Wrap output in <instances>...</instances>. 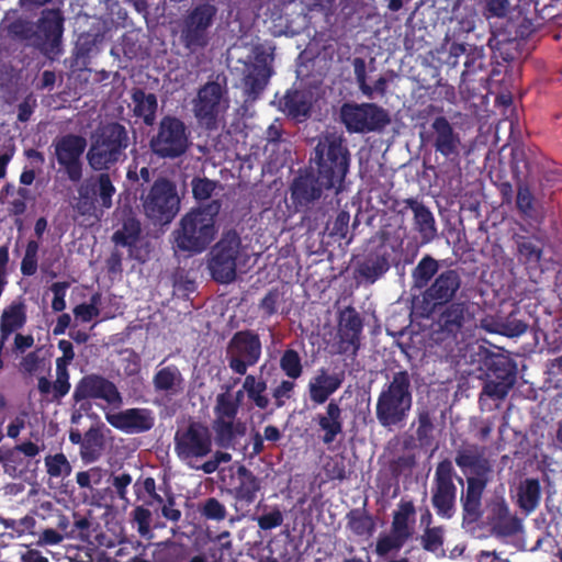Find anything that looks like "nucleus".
<instances>
[{"label":"nucleus","mask_w":562,"mask_h":562,"mask_svg":"<svg viewBox=\"0 0 562 562\" xmlns=\"http://www.w3.org/2000/svg\"><path fill=\"white\" fill-rule=\"evenodd\" d=\"M315 160L318 173L316 180L308 176L300 177L292 186V196L300 204L321 198L324 189L340 190L348 170V155L341 136L336 133L326 134L316 147Z\"/></svg>","instance_id":"1"},{"label":"nucleus","mask_w":562,"mask_h":562,"mask_svg":"<svg viewBox=\"0 0 562 562\" xmlns=\"http://www.w3.org/2000/svg\"><path fill=\"white\" fill-rule=\"evenodd\" d=\"M221 209L214 200L186 212L171 234L173 249L189 256L204 252L218 235Z\"/></svg>","instance_id":"2"},{"label":"nucleus","mask_w":562,"mask_h":562,"mask_svg":"<svg viewBox=\"0 0 562 562\" xmlns=\"http://www.w3.org/2000/svg\"><path fill=\"white\" fill-rule=\"evenodd\" d=\"M411 381L406 372H397L382 390L376 402V417L383 426L404 420L412 407Z\"/></svg>","instance_id":"3"},{"label":"nucleus","mask_w":562,"mask_h":562,"mask_svg":"<svg viewBox=\"0 0 562 562\" xmlns=\"http://www.w3.org/2000/svg\"><path fill=\"white\" fill-rule=\"evenodd\" d=\"M126 146L127 136L124 127L119 124L105 125L93 136L87 154L88 161L95 170L109 169L120 160Z\"/></svg>","instance_id":"4"},{"label":"nucleus","mask_w":562,"mask_h":562,"mask_svg":"<svg viewBox=\"0 0 562 562\" xmlns=\"http://www.w3.org/2000/svg\"><path fill=\"white\" fill-rule=\"evenodd\" d=\"M145 215L158 224L170 223L180 210V198L176 186L166 179H158L142 196Z\"/></svg>","instance_id":"5"},{"label":"nucleus","mask_w":562,"mask_h":562,"mask_svg":"<svg viewBox=\"0 0 562 562\" xmlns=\"http://www.w3.org/2000/svg\"><path fill=\"white\" fill-rule=\"evenodd\" d=\"M175 450L178 458L188 467L201 470L200 461L211 452L212 440L207 428L192 424L176 434Z\"/></svg>","instance_id":"6"},{"label":"nucleus","mask_w":562,"mask_h":562,"mask_svg":"<svg viewBox=\"0 0 562 562\" xmlns=\"http://www.w3.org/2000/svg\"><path fill=\"white\" fill-rule=\"evenodd\" d=\"M340 117L351 133H369L383 128L390 123L387 112L372 103L344 104Z\"/></svg>","instance_id":"7"},{"label":"nucleus","mask_w":562,"mask_h":562,"mask_svg":"<svg viewBox=\"0 0 562 562\" xmlns=\"http://www.w3.org/2000/svg\"><path fill=\"white\" fill-rule=\"evenodd\" d=\"M188 133L184 124L171 116L161 120L157 134L150 140L151 149L160 157L175 158L188 148Z\"/></svg>","instance_id":"8"},{"label":"nucleus","mask_w":562,"mask_h":562,"mask_svg":"<svg viewBox=\"0 0 562 562\" xmlns=\"http://www.w3.org/2000/svg\"><path fill=\"white\" fill-rule=\"evenodd\" d=\"M216 8L209 3L195 7L184 19L181 29V41L187 48L194 52L204 47L209 42L211 27Z\"/></svg>","instance_id":"9"},{"label":"nucleus","mask_w":562,"mask_h":562,"mask_svg":"<svg viewBox=\"0 0 562 562\" xmlns=\"http://www.w3.org/2000/svg\"><path fill=\"white\" fill-rule=\"evenodd\" d=\"M72 396L77 403L85 400H98L114 409L119 408L123 403L121 393L115 384L98 374L83 376L76 384Z\"/></svg>","instance_id":"10"},{"label":"nucleus","mask_w":562,"mask_h":562,"mask_svg":"<svg viewBox=\"0 0 562 562\" xmlns=\"http://www.w3.org/2000/svg\"><path fill=\"white\" fill-rule=\"evenodd\" d=\"M260 353L261 345L257 336L249 333H238L229 345V368L238 374H245L247 368L258 361Z\"/></svg>","instance_id":"11"},{"label":"nucleus","mask_w":562,"mask_h":562,"mask_svg":"<svg viewBox=\"0 0 562 562\" xmlns=\"http://www.w3.org/2000/svg\"><path fill=\"white\" fill-rule=\"evenodd\" d=\"M86 145L85 138L75 135L64 136L54 144L57 161L72 181H78L81 178L80 157Z\"/></svg>","instance_id":"12"},{"label":"nucleus","mask_w":562,"mask_h":562,"mask_svg":"<svg viewBox=\"0 0 562 562\" xmlns=\"http://www.w3.org/2000/svg\"><path fill=\"white\" fill-rule=\"evenodd\" d=\"M226 108L227 104L222 99L221 86L210 82L199 91L194 103V113L201 124L210 127Z\"/></svg>","instance_id":"13"},{"label":"nucleus","mask_w":562,"mask_h":562,"mask_svg":"<svg viewBox=\"0 0 562 562\" xmlns=\"http://www.w3.org/2000/svg\"><path fill=\"white\" fill-rule=\"evenodd\" d=\"M63 34L61 16L58 11H44L38 21L34 43L47 54H54Z\"/></svg>","instance_id":"14"},{"label":"nucleus","mask_w":562,"mask_h":562,"mask_svg":"<svg viewBox=\"0 0 562 562\" xmlns=\"http://www.w3.org/2000/svg\"><path fill=\"white\" fill-rule=\"evenodd\" d=\"M105 418L113 427L125 431H144L154 424L150 413L142 408H130L122 412L108 411Z\"/></svg>","instance_id":"15"},{"label":"nucleus","mask_w":562,"mask_h":562,"mask_svg":"<svg viewBox=\"0 0 562 562\" xmlns=\"http://www.w3.org/2000/svg\"><path fill=\"white\" fill-rule=\"evenodd\" d=\"M272 54L262 48L255 50V64L247 69L245 77V88L248 93H258L268 82L271 76L270 65L272 63Z\"/></svg>","instance_id":"16"},{"label":"nucleus","mask_w":562,"mask_h":562,"mask_svg":"<svg viewBox=\"0 0 562 562\" xmlns=\"http://www.w3.org/2000/svg\"><path fill=\"white\" fill-rule=\"evenodd\" d=\"M434 146L445 157L458 156L461 139L445 117H437L432 122Z\"/></svg>","instance_id":"17"},{"label":"nucleus","mask_w":562,"mask_h":562,"mask_svg":"<svg viewBox=\"0 0 562 562\" xmlns=\"http://www.w3.org/2000/svg\"><path fill=\"white\" fill-rule=\"evenodd\" d=\"M460 288V278L453 270L439 274L434 283L426 290L425 300L434 304L449 302Z\"/></svg>","instance_id":"18"},{"label":"nucleus","mask_w":562,"mask_h":562,"mask_svg":"<svg viewBox=\"0 0 562 562\" xmlns=\"http://www.w3.org/2000/svg\"><path fill=\"white\" fill-rule=\"evenodd\" d=\"M26 304L22 299L12 301L0 315V340L4 341L26 323Z\"/></svg>","instance_id":"19"},{"label":"nucleus","mask_w":562,"mask_h":562,"mask_svg":"<svg viewBox=\"0 0 562 562\" xmlns=\"http://www.w3.org/2000/svg\"><path fill=\"white\" fill-rule=\"evenodd\" d=\"M112 239L116 246L127 247L132 257L145 260L147 251L143 254L138 247L142 244L140 225L134 217L126 218L122 227L113 234Z\"/></svg>","instance_id":"20"},{"label":"nucleus","mask_w":562,"mask_h":562,"mask_svg":"<svg viewBox=\"0 0 562 562\" xmlns=\"http://www.w3.org/2000/svg\"><path fill=\"white\" fill-rule=\"evenodd\" d=\"M342 379L338 374L318 370L308 382L310 397L316 404H323L341 385Z\"/></svg>","instance_id":"21"},{"label":"nucleus","mask_w":562,"mask_h":562,"mask_svg":"<svg viewBox=\"0 0 562 562\" xmlns=\"http://www.w3.org/2000/svg\"><path fill=\"white\" fill-rule=\"evenodd\" d=\"M362 329V323L357 313L352 310L342 312L339 324L340 349L353 351L358 347L359 336Z\"/></svg>","instance_id":"22"},{"label":"nucleus","mask_w":562,"mask_h":562,"mask_svg":"<svg viewBox=\"0 0 562 562\" xmlns=\"http://www.w3.org/2000/svg\"><path fill=\"white\" fill-rule=\"evenodd\" d=\"M406 207L411 209L414 215L415 229L420 234L423 243L431 241L437 235L436 222L432 213L422 203L415 200H407Z\"/></svg>","instance_id":"23"},{"label":"nucleus","mask_w":562,"mask_h":562,"mask_svg":"<svg viewBox=\"0 0 562 562\" xmlns=\"http://www.w3.org/2000/svg\"><path fill=\"white\" fill-rule=\"evenodd\" d=\"M153 384L157 392L168 395H177L184 390V380L176 366H168L157 370L153 378Z\"/></svg>","instance_id":"24"},{"label":"nucleus","mask_w":562,"mask_h":562,"mask_svg":"<svg viewBox=\"0 0 562 562\" xmlns=\"http://www.w3.org/2000/svg\"><path fill=\"white\" fill-rule=\"evenodd\" d=\"M321 429L324 431L323 441L330 443L342 430L341 409L336 402H330L326 406L324 414L317 416Z\"/></svg>","instance_id":"25"},{"label":"nucleus","mask_w":562,"mask_h":562,"mask_svg":"<svg viewBox=\"0 0 562 562\" xmlns=\"http://www.w3.org/2000/svg\"><path fill=\"white\" fill-rule=\"evenodd\" d=\"M463 508L468 516L476 519L481 514V496L484 491L487 475L469 476Z\"/></svg>","instance_id":"26"},{"label":"nucleus","mask_w":562,"mask_h":562,"mask_svg":"<svg viewBox=\"0 0 562 562\" xmlns=\"http://www.w3.org/2000/svg\"><path fill=\"white\" fill-rule=\"evenodd\" d=\"M481 327L486 331L507 337L520 336L527 329V325L514 315L506 318L485 317L481 321Z\"/></svg>","instance_id":"27"},{"label":"nucleus","mask_w":562,"mask_h":562,"mask_svg":"<svg viewBox=\"0 0 562 562\" xmlns=\"http://www.w3.org/2000/svg\"><path fill=\"white\" fill-rule=\"evenodd\" d=\"M222 246H214L211 251L209 268L213 278L222 283H228L236 277V262L229 261L222 255Z\"/></svg>","instance_id":"28"},{"label":"nucleus","mask_w":562,"mask_h":562,"mask_svg":"<svg viewBox=\"0 0 562 562\" xmlns=\"http://www.w3.org/2000/svg\"><path fill=\"white\" fill-rule=\"evenodd\" d=\"M415 522V507L411 502L400 503L394 512L391 529L405 540L413 535Z\"/></svg>","instance_id":"29"},{"label":"nucleus","mask_w":562,"mask_h":562,"mask_svg":"<svg viewBox=\"0 0 562 562\" xmlns=\"http://www.w3.org/2000/svg\"><path fill=\"white\" fill-rule=\"evenodd\" d=\"M238 485L235 487V498L237 501L250 504L254 502L257 492L260 490V482L245 467L237 470Z\"/></svg>","instance_id":"30"},{"label":"nucleus","mask_w":562,"mask_h":562,"mask_svg":"<svg viewBox=\"0 0 562 562\" xmlns=\"http://www.w3.org/2000/svg\"><path fill=\"white\" fill-rule=\"evenodd\" d=\"M133 112L136 116L150 125L153 124L157 110V99L153 93H145L136 90L133 95Z\"/></svg>","instance_id":"31"},{"label":"nucleus","mask_w":562,"mask_h":562,"mask_svg":"<svg viewBox=\"0 0 562 562\" xmlns=\"http://www.w3.org/2000/svg\"><path fill=\"white\" fill-rule=\"evenodd\" d=\"M214 430L221 446H229L237 437L245 434L246 427L236 419H215Z\"/></svg>","instance_id":"32"},{"label":"nucleus","mask_w":562,"mask_h":562,"mask_svg":"<svg viewBox=\"0 0 562 562\" xmlns=\"http://www.w3.org/2000/svg\"><path fill=\"white\" fill-rule=\"evenodd\" d=\"M266 389V382L251 374L247 375L243 383V390L247 393V396L261 409L269 405V398L265 395Z\"/></svg>","instance_id":"33"},{"label":"nucleus","mask_w":562,"mask_h":562,"mask_svg":"<svg viewBox=\"0 0 562 562\" xmlns=\"http://www.w3.org/2000/svg\"><path fill=\"white\" fill-rule=\"evenodd\" d=\"M456 498V486L447 485L443 483L442 485L437 484L436 492L432 496V503L437 508L439 515L450 517L453 508V503Z\"/></svg>","instance_id":"34"},{"label":"nucleus","mask_w":562,"mask_h":562,"mask_svg":"<svg viewBox=\"0 0 562 562\" xmlns=\"http://www.w3.org/2000/svg\"><path fill=\"white\" fill-rule=\"evenodd\" d=\"M515 379L513 372L505 371L503 374L497 375L495 380L486 382L483 394L494 398H504L514 385Z\"/></svg>","instance_id":"35"},{"label":"nucleus","mask_w":562,"mask_h":562,"mask_svg":"<svg viewBox=\"0 0 562 562\" xmlns=\"http://www.w3.org/2000/svg\"><path fill=\"white\" fill-rule=\"evenodd\" d=\"M438 271V261L430 256L424 257L413 270L414 286L423 289Z\"/></svg>","instance_id":"36"},{"label":"nucleus","mask_w":562,"mask_h":562,"mask_svg":"<svg viewBox=\"0 0 562 562\" xmlns=\"http://www.w3.org/2000/svg\"><path fill=\"white\" fill-rule=\"evenodd\" d=\"M311 103L301 92L288 93L284 97V109L289 115L296 120L305 117L310 111Z\"/></svg>","instance_id":"37"},{"label":"nucleus","mask_w":562,"mask_h":562,"mask_svg":"<svg viewBox=\"0 0 562 562\" xmlns=\"http://www.w3.org/2000/svg\"><path fill=\"white\" fill-rule=\"evenodd\" d=\"M456 462L464 470L468 477L487 475L490 471V467L485 460H475L474 457L468 452L459 453Z\"/></svg>","instance_id":"38"},{"label":"nucleus","mask_w":562,"mask_h":562,"mask_svg":"<svg viewBox=\"0 0 562 562\" xmlns=\"http://www.w3.org/2000/svg\"><path fill=\"white\" fill-rule=\"evenodd\" d=\"M518 496L519 504L525 510H533L540 498L539 483L536 480H527L521 484Z\"/></svg>","instance_id":"39"},{"label":"nucleus","mask_w":562,"mask_h":562,"mask_svg":"<svg viewBox=\"0 0 562 562\" xmlns=\"http://www.w3.org/2000/svg\"><path fill=\"white\" fill-rule=\"evenodd\" d=\"M406 541L407 540L391 529L390 533L379 536L375 544V552L381 557L397 552Z\"/></svg>","instance_id":"40"},{"label":"nucleus","mask_w":562,"mask_h":562,"mask_svg":"<svg viewBox=\"0 0 562 562\" xmlns=\"http://www.w3.org/2000/svg\"><path fill=\"white\" fill-rule=\"evenodd\" d=\"M355 70H356V76H357V80H358V83H359V87L361 89V91L368 95V97H372L374 93H380V94H383L384 91H385V85H386V81L384 78H379L373 86H369L366 83V79H364V64L362 60L360 59H356L355 61Z\"/></svg>","instance_id":"41"},{"label":"nucleus","mask_w":562,"mask_h":562,"mask_svg":"<svg viewBox=\"0 0 562 562\" xmlns=\"http://www.w3.org/2000/svg\"><path fill=\"white\" fill-rule=\"evenodd\" d=\"M215 246H222V255L224 258H227L229 261H235L239 255L240 250V239L236 232L228 231L221 239L215 244Z\"/></svg>","instance_id":"42"},{"label":"nucleus","mask_w":562,"mask_h":562,"mask_svg":"<svg viewBox=\"0 0 562 562\" xmlns=\"http://www.w3.org/2000/svg\"><path fill=\"white\" fill-rule=\"evenodd\" d=\"M45 465L53 477H65L71 472V465L63 453L46 457Z\"/></svg>","instance_id":"43"},{"label":"nucleus","mask_w":562,"mask_h":562,"mask_svg":"<svg viewBox=\"0 0 562 562\" xmlns=\"http://www.w3.org/2000/svg\"><path fill=\"white\" fill-rule=\"evenodd\" d=\"M519 258L525 263L535 266L541 257V249L532 240L520 238L517 240Z\"/></svg>","instance_id":"44"},{"label":"nucleus","mask_w":562,"mask_h":562,"mask_svg":"<svg viewBox=\"0 0 562 562\" xmlns=\"http://www.w3.org/2000/svg\"><path fill=\"white\" fill-rule=\"evenodd\" d=\"M215 419H236L237 404L234 403L227 393L220 394L216 397V405L214 408Z\"/></svg>","instance_id":"45"},{"label":"nucleus","mask_w":562,"mask_h":562,"mask_svg":"<svg viewBox=\"0 0 562 562\" xmlns=\"http://www.w3.org/2000/svg\"><path fill=\"white\" fill-rule=\"evenodd\" d=\"M280 366L285 374L292 379H296L302 373V364L300 356L294 350H286L281 358Z\"/></svg>","instance_id":"46"},{"label":"nucleus","mask_w":562,"mask_h":562,"mask_svg":"<svg viewBox=\"0 0 562 562\" xmlns=\"http://www.w3.org/2000/svg\"><path fill=\"white\" fill-rule=\"evenodd\" d=\"M23 459L15 449L9 450L5 454L0 453V463L3 470L11 477H18L22 474V470L19 467L22 464Z\"/></svg>","instance_id":"47"},{"label":"nucleus","mask_w":562,"mask_h":562,"mask_svg":"<svg viewBox=\"0 0 562 562\" xmlns=\"http://www.w3.org/2000/svg\"><path fill=\"white\" fill-rule=\"evenodd\" d=\"M38 244L34 240L27 243L24 257L21 262V272L24 276H32L37 269Z\"/></svg>","instance_id":"48"},{"label":"nucleus","mask_w":562,"mask_h":562,"mask_svg":"<svg viewBox=\"0 0 562 562\" xmlns=\"http://www.w3.org/2000/svg\"><path fill=\"white\" fill-rule=\"evenodd\" d=\"M464 321V306L462 304H452L441 315L442 324L448 328H459Z\"/></svg>","instance_id":"49"},{"label":"nucleus","mask_w":562,"mask_h":562,"mask_svg":"<svg viewBox=\"0 0 562 562\" xmlns=\"http://www.w3.org/2000/svg\"><path fill=\"white\" fill-rule=\"evenodd\" d=\"M100 295L95 294L91 297L89 304H80L75 307L74 314L76 319L80 322H90L92 318L99 315Z\"/></svg>","instance_id":"50"},{"label":"nucleus","mask_w":562,"mask_h":562,"mask_svg":"<svg viewBox=\"0 0 562 562\" xmlns=\"http://www.w3.org/2000/svg\"><path fill=\"white\" fill-rule=\"evenodd\" d=\"M191 187L196 200H206L215 192L217 183L206 178H196L192 180Z\"/></svg>","instance_id":"51"},{"label":"nucleus","mask_w":562,"mask_h":562,"mask_svg":"<svg viewBox=\"0 0 562 562\" xmlns=\"http://www.w3.org/2000/svg\"><path fill=\"white\" fill-rule=\"evenodd\" d=\"M202 515L212 520H224L227 514L226 507L216 498H207L201 508Z\"/></svg>","instance_id":"52"},{"label":"nucleus","mask_w":562,"mask_h":562,"mask_svg":"<svg viewBox=\"0 0 562 562\" xmlns=\"http://www.w3.org/2000/svg\"><path fill=\"white\" fill-rule=\"evenodd\" d=\"M506 514H508V508L503 498L496 497L487 504L486 519L491 527L497 524L501 518L503 519Z\"/></svg>","instance_id":"53"},{"label":"nucleus","mask_w":562,"mask_h":562,"mask_svg":"<svg viewBox=\"0 0 562 562\" xmlns=\"http://www.w3.org/2000/svg\"><path fill=\"white\" fill-rule=\"evenodd\" d=\"M458 24L463 32H472L479 20L477 11L474 7L465 5L462 11L457 14Z\"/></svg>","instance_id":"54"},{"label":"nucleus","mask_w":562,"mask_h":562,"mask_svg":"<svg viewBox=\"0 0 562 562\" xmlns=\"http://www.w3.org/2000/svg\"><path fill=\"white\" fill-rule=\"evenodd\" d=\"M508 0H485L484 16L490 18H504L509 12Z\"/></svg>","instance_id":"55"},{"label":"nucleus","mask_w":562,"mask_h":562,"mask_svg":"<svg viewBox=\"0 0 562 562\" xmlns=\"http://www.w3.org/2000/svg\"><path fill=\"white\" fill-rule=\"evenodd\" d=\"M520 529V525L517 519L513 518L512 515L506 514L505 517L492 527V530L497 536H513Z\"/></svg>","instance_id":"56"},{"label":"nucleus","mask_w":562,"mask_h":562,"mask_svg":"<svg viewBox=\"0 0 562 562\" xmlns=\"http://www.w3.org/2000/svg\"><path fill=\"white\" fill-rule=\"evenodd\" d=\"M21 369L26 373H38L45 367V361L41 358L38 351L27 353L21 361Z\"/></svg>","instance_id":"57"},{"label":"nucleus","mask_w":562,"mask_h":562,"mask_svg":"<svg viewBox=\"0 0 562 562\" xmlns=\"http://www.w3.org/2000/svg\"><path fill=\"white\" fill-rule=\"evenodd\" d=\"M533 206V196L526 186H519L517 192V207L521 213L531 216Z\"/></svg>","instance_id":"58"},{"label":"nucleus","mask_w":562,"mask_h":562,"mask_svg":"<svg viewBox=\"0 0 562 562\" xmlns=\"http://www.w3.org/2000/svg\"><path fill=\"white\" fill-rule=\"evenodd\" d=\"M442 530L440 528H428L422 537L426 550L436 551L442 543Z\"/></svg>","instance_id":"59"},{"label":"nucleus","mask_w":562,"mask_h":562,"mask_svg":"<svg viewBox=\"0 0 562 562\" xmlns=\"http://www.w3.org/2000/svg\"><path fill=\"white\" fill-rule=\"evenodd\" d=\"M99 195L104 207L111 206V198L115 192V188L111 183L108 175H101L99 177Z\"/></svg>","instance_id":"60"},{"label":"nucleus","mask_w":562,"mask_h":562,"mask_svg":"<svg viewBox=\"0 0 562 562\" xmlns=\"http://www.w3.org/2000/svg\"><path fill=\"white\" fill-rule=\"evenodd\" d=\"M265 14L269 16L273 22H277L279 25H281L282 20L285 15H288L285 0H273L269 2Z\"/></svg>","instance_id":"61"},{"label":"nucleus","mask_w":562,"mask_h":562,"mask_svg":"<svg viewBox=\"0 0 562 562\" xmlns=\"http://www.w3.org/2000/svg\"><path fill=\"white\" fill-rule=\"evenodd\" d=\"M150 518L151 514L144 507H137L134 510V520L137 524L138 532L142 536H148L150 532Z\"/></svg>","instance_id":"62"},{"label":"nucleus","mask_w":562,"mask_h":562,"mask_svg":"<svg viewBox=\"0 0 562 562\" xmlns=\"http://www.w3.org/2000/svg\"><path fill=\"white\" fill-rule=\"evenodd\" d=\"M77 483L81 487H91L92 484H100L102 480V472L97 468L88 471L77 473Z\"/></svg>","instance_id":"63"},{"label":"nucleus","mask_w":562,"mask_h":562,"mask_svg":"<svg viewBox=\"0 0 562 562\" xmlns=\"http://www.w3.org/2000/svg\"><path fill=\"white\" fill-rule=\"evenodd\" d=\"M68 284L65 282H56L52 285V292L54 293V299L52 302V307L56 312H60L66 307L65 295Z\"/></svg>","instance_id":"64"}]
</instances>
